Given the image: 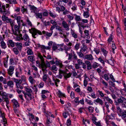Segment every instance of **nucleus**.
I'll return each instance as SVG.
<instances>
[{
	"mask_svg": "<svg viewBox=\"0 0 126 126\" xmlns=\"http://www.w3.org/2000/svg\"><path fill=\"white\" fill-rule=\"evenodd\" d=\"M117 109L118 115L121 117V118L126 123V111L125 110H122L119 107H117Z\"/></svg>",
	"mask_w": 126,
	"mask_h": 126,
	"instance_id": "1",
	"label": "nucleus"
},
{
	"mask_svg": "<svg viewBox=\"0 0 126 126\" xmlns=\"http://www.w3.org/2000/svg\"><path fill=\"white\" fill-rule=\"evenodd\" d=\"M0 95L2 97V100L3 102H9L8 96L7 94L4 92H3L2 93H0Z\"/></svg>",
	"mask_w": 126,
	"mask_h": 126,
	"instance_id": "2",
	"label": "nucleus"
},
{
	"mask_svg": "<svg viewBox=\"0 0 126 126\" xmlns=\"http://www.w3.org/2000/svg\"><path fill=\"white\" fill-rule=\"evenodd\" d=\"M13 108L15 112L17 113L18 112V109L19 108V105L18 103H13Z\"/></svg>",
	"mask_w": 126,
	"mask_h": 126,
	"instance_id": "3",
	"label": "nucleus"
},
{
	"mask_svg": "<svg viewBox=\"0 0 126 126\" xmlns=\"http://www.w3.org/2000/svg\"><path fill=\"white\" fill-rule=\"evenodd\" d=\"M62 24L64 28L66 30L68 31L69 30V25L66 22L64 21H63Z\"/></svg>",
	"mask_w": 126,
	"mask_h": 126,
	"instance_id": "4",
	"label": "nucleus"
},
{
	"mask_svg": "<svg viewBox=\"0 0 126 126\" xmlns=\"http://www.w3.org/2000/svg\"><path fill=\"white\" fill-rule=\"evenodd\" d=\"M14 69V68L13 66H10L9 68L7 70L8 73L10 76H12L13 73V71Z\"/></svg>",
	"mask_w": 126,
	"mask_h": 126,
	"instance_id": "5",
	"label": "nucleus"
},
{
	"mask_svg": "<svg viewBox=\"0 0 126 126\" xmlns=\"http://www.w3.org/2000/svg\"><path fill=\"white\" fill-rule=\"evenodd\" d=\"M85 64L87 65L86 67L88 70H89L92 68V64L91 62L88 61H85Z\"/></svg>",
	"mask_w": 126,
	"mask_h": 126,
	"instance_id": "6",
	"label": "nucleus"
},
{
	"mask_svg": "<svg viewBox=\"0 0 126 126\" xmlns=\"http://www.w3.org/2000/svg\"><path fill=\"white\" fill-rule=\"evenodd\" d=\"M85 59H87L88 60H92L94 58L91 54L86 55L85 57Z\"/></svg>",
	"mask_w": 126,
	"mask_h": 126,
	"instance_id": "7",
	"label": "nucleus"
},
{
	"mask_svg": "<svg viewBox=\"0 0 126 126\" xmlns=\"http://www.w3.org/2000/svg\"><path fill=\"white\" fill-rule=\"evenodd\" d=\"M29 6L30 7V10H31L33 11V12L34 13H35L36 11L37 8L35 7L33 5H29Z\"/></svg>",
	"mask_w": 126,
	"mask_h": 126,
	"instance_id": "8",
	"label": "nucleus"
},
{
	"mask_svg": "<svg viewBox=\"0 0 126 126\" xmlns=\"http://www.w3.org/2000/svg\"><path fill=\"white\" fill-rule=\"evenodd\" d=\"M35 16L37 18H39L41 19L42 18V13H37L36 12L35 13Z\"/></svg>",
	"mask_w": 126,
	"mask_h": 126,
	"instance_id": "9",
	"label": "nucleus"
},
{
	"mask_svg": "<svg viewBox=\"0 0 126 126\" xmlns=\"http://www.w3.org/2000/svg\"><path fill=\"white\" fill-rule=\"evenodd\" d=\"M116 32L117 33V35L119 36L122 35V32L121 30L120 29V28L118 27L116 29Z\"/></svg>",
	"mask_w": 126,
	"mask_h": 126,
	"instance_id": "10",
	"label": "nucleus"
},
{
	"mask_svg": "<svg viewBox=\"0 0 126 126\" xmlns=\"http://www.w3.org/2000/svg\"><path fill=\"white\" fill-rule=\"evenodd\" d=\"M7 84V85L11 88H13L14 86V83L12 81L9 80L8 81Z\"/></svg>",
	"mask_w": 126,
	"mask_h": 126,
	"instance_id": "11",
	"label": "nucleus"
},
{
	"mask_svg": "<svg viewBox=\"0 0 126 126\" xmlns=\"http://www.w3.org/2000/svg\"><path fill=\"white\" fill-rule=\"evenodd\" d=\"M70 115V114L67 111H66L65 112H63V116L65 118H66L67 117L68 115L69 116Z\"/></svg>",
	"mask_w": 126,
	"mask_h": 126,
	"instance_id": "12",
	"label": "nucleus"
},
{
	"mask_svg": "<svg viewBox=\"0 0 126 126\" xmlns=\"http://www.w3.org/2000/svg\"><path fill=\"white\" fill-rule=\"evenodd\" d=\"M74 15L75 16V19L76 21H81V19L80 16H78L76 14H75Z\"/></svg>",
	"mask_w": 126,
	"mask_h": 126,
	"instance_id": "13",
	"label": "nucleus"
},
{
	"mask_svg": "<svg viewBox=\"0 0 126 126\" xmlns=\"http://www.w3.org/2000/svg\"><path fill=\"white\" fill-rule=\"evenodd\" d=\"M14 29L16 31H18V33H20V31H19V30L20 28V24L18 25V26L15 25L14 26Z\"/></svg>",
	"mask_w": 126,
	"mask_h": 126,
	"instance_id": "14",
	"label": "nucleus"
},
{
	"mask_svg": "<svg viewBox=\"0 0 126 126\" xmlns=\"http://www.w3.org/2000/svg\"><path fill=\"white\" fill-rule=\"evenodd\" d=\"M30 32L32 34V35L34 38H36V37L35 36V35H37V32L36 30H35L33 31V32L32 33L31 31H30Z\"/></svg>",
	"mask_w": 126,
	"mask_h": 126,
	"instance_id": "15",
	"label": "nucleus"
},
{
	"mask_svg": "<svg viewBox=\"0 0 126 126\" xmlns=\"http://www.w3.org/2000/svg\"><path fill=\"white\" fill-rule=\"evenodd\" d=\"M58 96L60 97L61 98V97H65V95L62 93L60 90H59L58 91Z\"/></svg>",
	"mask_w": 126,
	"mask_h": 126,
	"instance_id": "16",
	"label": "nucleus"
},
{
	"mask_svg": "<svg viewBox=\"0 0 126 126\" xmlns=\"http://www.w3.org/2000/svg\"><path fill=\"white\" fill-rule=\"evenodd\" d=\"M46 103H43L42 104V105L41 106H42V107H43V112L44 113H46L47 114L48 113V111H47V112L46 113V108L45 107V106L46 105Z\"/></svg>",
	"mask_w": 126,
	"mask_h": 126,
	"instance_id": "17",
	"label": "nucleus"
},
{
	"mask_svg": "<svg viewBox=\"0 0 126 126\" xmlns=\"http://www.w3.org/2000/svg\"><path fill=\"white\" fill-rule=\"evenodd\" d=\"M13 50L15 54L16 55H17L19 52L17 48L16 47L13 48Z\"/></svg>",
	"mask_w": 126,
	"mask_h": 126,
	"instance_id": "18",
	"label": "nucleus"
},
{
	"mask_svg": "<svg viewBox=\"0 0 126 126\" xmlns=\"http://www.w3.org/2000/svg\"><path fill=\"white\" fill-rule=\"evenodd\" d=\"M119 104H120V105H121L122 107H126V103H116V104L117 106V107H119L118 105L119 106Z\"/></svg>",
	"mask_w": 126,
	"mask_h": 126,
	"instance_id": "19",
	"label": "nucleus"
},
{
	"mask_svg": "<svg viewBox=\"0 0 126 126\" xmlns=\"http://www.w3.org/2000/svg\"><path fill=\"white\" fill-rule=\"evenodd\" d=\"M1 46L2 47V48L4 49H5L6 47V44L4 41H2L1 42Z\"/></svg>",
	"mask_w": 126,
	"mask_h": 126,
	"instance_id": "20",
	"label": "nucleus"
},
{
	"mask_svg": "<svg viewBox=\"0 0 126 126\" xmlns=\"http://www.w3.org/2000/svg\"><path fill=\"white\" fill-rule=\"evenodd\" d=\"M28 59L31 62H32L33 60V56H28Z\"/></svg>",
	"mask_w": 126,
	"mask_h": 126,
	"instance_id": "21",
	"label": "nucleus"
},
{
	"mask_svg": "<svg viewBox=\"0 0 126 126\" xmlns=\"http://www.w3.org/2000/svg\"><path fill=\"white\" fill-rule=\"evenodd\" d=\"M8 42L11 46L12 47H13L15 46L14 43L13 42L12 40H9Z\"/></svg>",
	"mask_w": 126,
	"mask_h": 126,
	"instance_id": "22",
	"label": "nucleus"
},
{
	"mask_svg": "<svg viewBox=\"0 0 126 126\" xmlns=\"http://www.w3.org/2000/svg\"><path fill=\"white\" fill-rule=\"evenodd\" d=\"M101 49L104 55L106 56L108 53V52L104 48H101Z\"/></svg>",
	"mask_w": 126,
	"mask_h": 126,
	"instance_id": "23",
	"label": "nucleus"
},
{
	"mask_svg": "<svg viewBox=\"0 0 126 126\" xmlns=\"http://www.w3.org/2000/svg\"><path fill=\"white\" fill-rule=\"evenodd\" d=\"M23 37L24 38V40L25 41H27L28 39H29L28 35L26 33L23 36Z\"/></svg>",
	"mask_w": 126,
	"mask_h": 126,
	"instance_id": "24",
	"label": "nucleus"
},
{
	"mask_svg": "<svg viewBox=\"0 0 126 126\" xmlns=\"http://www.w3.org/2000/svg\"><path fill=\"white\" fill-rule=\"evenodd\" d=\"M33 53L32 49L30 48H29L27 51V54L29 55H32V54H33Z\"/></svg>",
	"mask_w": 126,
	"mask_h": 126,
	"instance_id": "25",
	"label": "nucleus"
},
{
	"mask_svg": "<svg viewBox=\"0 0 126 126\" xmlns=\"http://www.w3.org/2000/svg\"><path fill=\"white\" fill-rule=\"evenodd\" d=\"M88 109L90 112L92 113L94 111V108L90 106L88 108Z\"/></svg>",
	"mask_w": 126,
	"mask_h": 126,
	"instance_id": "26",
	"label": "nucleus"
},
{
	"mask_svg": "<svg viewBox=\"0 0 126 126\" xmlns=\"http://www.w3.org/2000/svg\"><path fill=\"white\" fill-rule=\"evenodd\" d=\"M21 18V17L20 16H18L16 17V19L18 25L20 24Z\"/></svg>",
	"mask_w": 126,
	"mask_h": 126,
	"instance_id": "27",
	"label": "nucleus"
},
{
	"mask_svg": "<svg viewBox=\"0 0 126 126\" xmlns=\"http://www.w3.org/2000/svg\"><path fill=\"white\" fill-rule=\"evenodd\" d=\"M83 16L86 18H88L89 17V13H88V12H84L83 13Z\"/></svg>",
	"mask_w": 126,
	"mask_h": 126,
	"instance_id": "28",
	"label": "nucleus"
},
{
	"mask_svg": "<svg viewBox=\"0 0 126 126\" xmlns=\"http://www.w3.org/2000/svg\"><path fill=\"white\" fill-rule=\"evenodd\" d=\"M71 34L72 35L73 37L74 38H76L77 37V35L76 33H74V31H72L71 32Z\"/></svg>",
	"mask_w": 126,
	"mask_h": 126,
	"instance_id": "29",
	"label": "nucleus"
},
{
	"mask_svg": "<svg viewBox=\"0 0 126 126\" xmlns=\"http://www.w3.org/2000/svg\"><path fill=\"white\" fill-rule=\"evenodd\" d=\"M29 80L31 84H32L34 82V80L33 79L32 76H30L29 77Z\"/></svg>",
	"mask_w": 126,
	"mask_h": 126,
	"instance_id": "30",
	"label": "nucleus"
},
{
	"mask_svg": "<svg viewBox=\"0 0 126 126\" xmlns=\"http://www.w3.org/2000/svg\"><path fill=\"white\" fill-rule=\"evenodd\" d=\"M0 117H1L2 118V119H3L4 118V117H5L4 115V113H3L2 112V111L1 109L0 108Z\"/></svg>",
	"mask_w": 126,
	"mask_h": 126,
	"instance_id": "31",
	"label": "nucleus"
},
{
	"mask_svg": "<svg viewBox=\"0 0 126 126\" xmlns=\"http://www.w3.org/2000/svg\"><path fill=\"white\" fill-rule=\"evenodd\" d=\"M108 63L111 65H114V63L113 61L111 60L110 59L109 60H107Z\"/></svg>",
	"mask_w": 126,
	"mask_h": 126,
	"instance_id": "32",
	"label": "nucleus"
},
{
	"mask_svg": "<svg viewBox=\"0 0 126 126\" xmlns=\"http://www.w3.org/2000/svg\"><path fill=\"white\" fill-rule=\"evenodd\" d=\"M41 66L42 68H47V66L45 63H41Z\"/></svg>",
	"mask_w": 126,
	"mask_h": 126,
	"instance_id": "33",
	"label": "nucleus"
},
{
	"mask_svg": "<svg viewBox=\"0 0 126 126\" xmlns=\"http://www.w3.org/2000/svg\"><path fill=\"white\" fill-rule=\"evenodd\" d=\"M83 47L81 48V50H82L84 51L85 52L87 50V47L85 45H84L83 44Z\"/></svg>",
	"mask_w": 126,
	"mask_h": 126,
	"instance_id": "34",
	"label": "nucleus"
},
{
	"mask_svg": "<svg viewBox=\"0 0 126 126\" xmlns=\"http://www.w3.org/2000/svg\"><path fill=\"white\" fill-rule=\"evenodd\" d=\"M76 23L77 24L78 23V26L79 28V27H80V26L82 27L83 26V25L84 24L82 22H76Z\"/></svg>",
	"mask_w": 126,
	"mask_h": 126,
	"instance_id": "35",
	"label": "nucleus"
},
{
	"mask_svg": "<svg viewBox=\"0 0 126 126\" xmlns=\"http://www.w3.org/2000/svg\"><path fill=\"white\" fill-rule=\"evenodd\" d=\"M81 49H80V52H77V53L80 57H82L83 56V54L82 52H81Z\"/></svg>",
	"mask_w": 126,
	"mask_h": 126,
	"instance_id": "36",
	"label": "nucleus"
},
{
	"mask_svg": "<svg viewBox=\"0 0 126 126\" xmlns=\"http://www.w3.org/2000/svg\"><path fill=\"white\" fill-rule=\"evenodd\" d=\"M3 15H4L5 16L6 15H8L10 14V13L9 11H6V10H4L3 11Z\"/></svg>",
	"mask_w": 126,
	"mask_h": 126,
	"instance_id": "37",
	"label": "nucleus"
},
{
	"mask_svg": "<svg viewBox=\"0 0 126 126\" xmlns=\"http://www.w3.org/2000/svg\"><path fill=\"white\" fill-rule=\"evenodd\" d=\"M47 124H49L50 123H51L52 121L51 120H50V117H48V116H47Z\"/></svg>",
	"mask_w": 126,
	"mask_h": 126,
	"instance_id": "38",
	"label": "nucleus"
},
{
	"mask_svg": "<svg viewBox=\"0 0 126 126\" xmlns=\"http://www.w3.org/2000/svg\"><path fill=\"white\" fill-rule=\"evenodd\" d=\"M97 63L96 62L94 63L93 64L92 67L94 68H96L98 67V65H97Z\"/></svg>",
	"mask_w": 126,
	"mask_h": 126,
	"instance_id": "39",
	"label": "nucleus"
},
{
	"mask_svg": "<svg viewBox=\"0 0 126 126\" xmlns=\"http://www.w3.org/2000/svg\"><path fill=\"white\" fill-rule=\"evenodd\" d=\"M70 96H71V98L72 99L74 98H75V95L74 94V93L73 92V91L71 92L70 94Z\"/></svg>",
	"mask_w": 126,
	"mask_h": 126,
	"instance_id": "40",
	"label": "nucleus"
},
{
	"mask_svg": "<svg viewBox=\"0 0 126 126\" xmlns=\"http://www.w3.org/2000/svg\"><path fill=\"white\" fill-rule=\"evenodd\" d=\"M1 123L2 124L7 123V122L6 119L4 117V118L2 119V120H1Z\"/></svg>",
	"mask_w": 126,
	"mask_h": 126,
	"instance_id": "41",
	"label": "nucleus"
},
{
	"mask_svg": "<svg viewBox=\"0 0 126 126\" xmlns=\"http://www.w3.org/2000/svg\"><path fill=\"white\" fill-rule=\"evenodd\" d=\"M77 62L78 63H77V64H78L80 65L82 64L83 63L82 61L80 59H79L78 60Z\"/></svg>",
	"mask_w": 126,
	"mask_h": 126,
	"instance_id": "42",
	"label": "nucleus"
},
{
	"mask_svg": "<svg viewBox=\"0 0 126 126\" xmlns=\"http://www.w3.org/2000/svg\"><path fill=\"white\" fill-rule=\"evenodd\" d=\"M52 70L55 71H57V67L55 65H53L52 67Z\"/></svg>",
	"mask_w": 126,
	"mask_h": 126,
	"instance_id": "43",
	"label": "nucleus"
},
{
	"mask_svg": "<svg viewBox=\"0 0 126 126\" xmlns=\"http://www.w3.org/2000/svg\"><path fill=\"white\" fill-rule=\"evenodd\" d=\"M98 60L101 63H102L104 65L105 64V63L103 60L102 59L101 57L99 58L98 59Z\"/></svg>",
	"mask_w": 126,
	"mask_h": 126,
	"instance_id": "44",
	"label": "nucleus"
},
{
	"mask_svg": "<svg viewBox=\"0 0 126 126\" xmlns=\"http://www.w3.org/2000/svg\"><path fill=\"white\" fill-rule=\"evenodd\" d=\"M72 74L70 73H69L68 74H67V75L66 76H64L65 78H68L71 76Z\"/></svg>",
	"mask_w": 126,
	"mask_h": 126,
	"instance_id": "45",
	"label": "nucleus"
},
{
	"mask_svg": "<svg viewBox=\"0 0 126 126\" xmlns=\"http://www.w3.org/2000/svg\"><path fill=\"white\" fill-rule=\"evenodd\" d=\"M22 12V13L24 14V12H26V13L27 12V10L25 8L23 7H22V9L21 10Z\"/></svg>",
	"mask_w": 126,
	"mask_h": 126,
	"instance_id": "46",
	"label": "nucleus"
},
{
	"mask_svg": "<svg viewBox=\"0 0 126 126\" xmlns=\"http://www.w3.org/2000/svg\"><path fill=\"white\" fill-rule=\"evenodd\" d=\"M47 93H49V92L45 90H43L42 91V94H45Z\"/></svg>",
	"mask_w": 126,
	"mask_h": 126,
	"instance_id": "47",
	"label": "nucleus"
},
{
	"mask_svg": "<svg viewBox=\"0 0 126 126\" xmlns=\"http://www.w3.org/2000/svg\"><path fill=\"white\" fill-rule=\"evenodd\" d=\"M110 78L112 80L113 82H115L116 81L115 80L113 77V76L112 74H110Z\"/></svg>",
	"mask_w": 126,
	"mask_h": 126,
	"instance_id": "48",
	"label": "nucleus"
},
{
	"mask_svg": "<svg viewBox=\"0 0 126 126\" xmlns=\"http://www.w3.org/2000/svg\"><path fill=\"white\" fill-rule=\"evenodd\" d=\"M44 85V83L42 82H41L39 84V85L38 87L39 88H42L43 87Z\"/></svg>",
	"mask_w": 126,
	"mask_h": 126,
	"instance_id": "49",
	"label": "nucleus"
},
{
	"mask_svg": "<svg viewBox=\"0 0 126 126\" xmlns=\"http://www.w3.org/2000/svg\"><path fill=\"white\" fill-rule=\"evenodd\" d=\"M109 82L110 85H111L112 87H114L115 88H116L115 87V84L114 83H113V82L111 81H110Z\"/></svg>",
	"mask_w": 126,
	"mask_h": 126,
	"instance_id": "50",
	"label": "nucleus"
},
{
	"mask_svg": "<svg viewBox=\"0 0 126 126\" xmlns=\"http://www.w3.org/2000/svg\"><path fill=\"white\" fill-rule=\"evenodd\" d=\"M53 32V31H52L51 33H49L47 32L46 34L48 37H50L52 35Z\"/></svg>",
	"mask_w": 126,
	"mask_h": 126,
	"instance_id": "51",
	"label": "nucleus"
},
{
	"mask_svg": "<svg viewBox=\"0 0 126 126\" xmlns=\"http://www.w3.org/2000/svg\"><path fill=\"white\" fill-rule=\"evenodd\" d=\"M43 80L44 81H46L47 78V76L46 75H44V76L43 77Z\"/></svg>",
	"mask_w": 126,
	"mask_h": 126,
	"instance_id": "52",
	"label": "nucleus"
},
{
	"mask_svg": "<svg viewBox=\"0 0 126 126\" xmlns=\"http://www.w3.org/2000/svg\"><path fill=\"white\" fill-rule=\"evenodd\" d=\"M44 24L46 26L47 25H49L50 24V23L49 21L47 22L45 21Z\"/></svg>",
	"mask_w": 126,
	"mask_h": 126,
	"instance_id": "53",
	"label": "nucleus"
},
{
	"mask_svg": "<svg viewBox=\"0 0 126 126\" xmlns=\"http://www.w3.org/2000/svg\"><path fill=\"white\" fill-rule=\"evenodd\" d=\"M112 34H111V35L109 37V38L108 39V42H110L112 40Z\"/></svg>",
	"mask_w": 126,
	"mask_h": 126,
	"instance_id": "54",
	"label": "nucleus"
},
{
	"mask_svg": "<svg viewBox=\"0 0 126 126\" xmlns=\"http://www.w3.org/2000/svg\"><path fill=\"white\" fill-rule=\"evenodd\" d=\"M68 68L69 69H70V68H71L73 69L74 71H76L75 68H74L73 66L71 65L68 66H67Z\"/></svg>",
	"mask_w": 126,
	"mask_h": 126,
	"instance_id": "55",
	"label": "nucleus"
},
{
	"mask_svg": "<svg viewBox=\"0 0 126 126\" xmlns=\"http://www.w3.org/2000/svg\"><path fill=\"white\" fill-rule=\"evenodd\" d=\"M74 65L75 68L76 69H78L80 68V67L79 66L80 65L77 64V63H75L74 64Z\"/></svg>",
	"mask_w": 126,
	"mask_h": 126,
	"instance_id": "56",
	"label": "nucleus"
},
{
	"mask_svg": "<svg viewBox=\"0 0 126 126\" xmlns=\"http://www.w3.org/2000/svg\"><path fill=\"white\" fill-rule=\"evenodd\" d=\"M56 29L58 30L60 32L62 31L63 30L61 29V27L58 26H56Z\"/></svg>",
	"mask_w": 126,
	"mask_h": 126,
	"instance_id": "57",
	"label": "nucleus"
},
{
	"mask_svg": "<svg viewBox=\"0 0 126 126\" xmlns=\"http://www.w3.org/2000/svg\"><path fill=\"white\" fill-rule=\"evenodd\" d=\"M104 79L107 80H108L109 79V78L108 75L106 74H105L104 75Z\"/></svg>",
	"mask_w": 126,
	"mask_h": 126,
	"instance_id": "58",
	"label": "nucleus"
},
{
	"mask_svg": "<svg viewBox=\"0 0 126 126\" xmlns=\"http://www.w3.org/2000/svg\"><path fill=\"white\" fill-rule=\"evenodd\" d=\"M93 122L94 124H95L97 126H100L101 124L100 122H97L96 121L94 122Z\"/></svg>",
	"mask_w": 126,
	"mask_h": 126,
	"instance_id": "59",
	"label": "nucleus"
},
{
	"mask_svg": "<svg viewBox=\"0 0 126 126\" xmlns=\"http://www.w3.org/2000/svg\"><path fill=\"white\" fill-rule=\"evenodd\" d=\"M2 20L3 21H5L6 20L7 18H8V17H6V16L4 15H3V16H2Z\"/></svg>",
	"mask_w": 126,
	"mask_h": 126,
	"instance_id": "60",
	"label": "nucleus"
},
{
	"mask_svg": "<svg viewBox=\"0 0 126 126\" xmlns=\"http://www.w3.org/2000/svg\"><path fill=\"white\" fill-rule=\"evenodd\" d=\"M25 89L27 91L26 92H32V91L31 89L26 88Z\"/></svg>",
	"mask_w": 126,
	"mask_h": 126,
	"instance_id": "61",
	"label": "nucleus"
},
{
	"mask_svg": "<svg viewBox=\"0 0 126 126\" xmlns=\"http://www.w3.org/2000/svg\"><path fill=\"white\" fill-rule=\"evenodd\" d=\"M66 124L67 126H69L71 124V121L69 119H68L66 122Z\"/></svg>",
	"mask_w": 126,
	"mask_h": 126,
	"instance_id": "62",
	"label": "nucleus"
},
{
	"mask_svg": "<svg viewBox=\"0 0 126 126\" xmlns=\"http://www.w3.org/2000/svg\"><path fill=\"white\" fill-rule=\"evenodd\" d=\"M89 31L86 30H85L84 31V32L85 33V35L87 36H88L89 35Z\"/></svg>",
	"mask_w": 126,
	"mask_h": 126,
	"instance_id": "63",
	"label": "nucleus"
},
{
	"mask_svg": "<svg viewBox=\"0 0 126 126\" xmlns=\"http://www.w3.org/2000/svg\"><path fill=\"white\" fill-rule=\"evenodd\" d=\"M98 92L99 94L102 97H103L104 96L102 92V91H98Z\"/></svg>",
	"mask_w": 126,
	"mask_h": 126,
	"instance_id": "64",
	"label": "nucleus"
}]
</instances>
